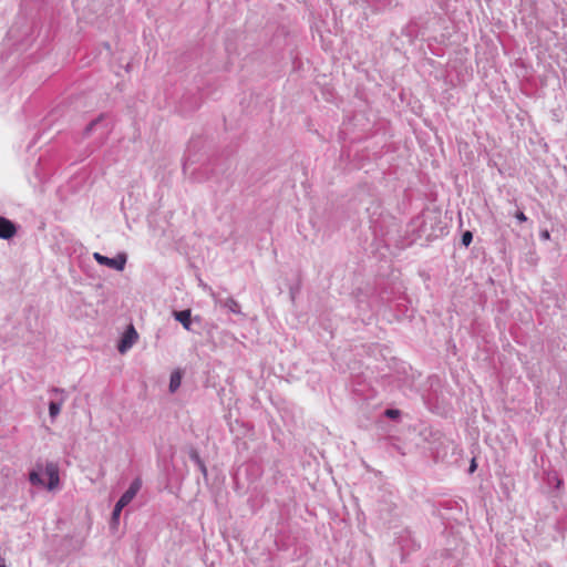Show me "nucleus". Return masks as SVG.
<instances>
[{
    "label": "nucleus",
    "instance_id": "7ed1b4c3",
    "mask_svg": "<svg viewBox=\"0 0 567 567\" xmlns=\"http://www.w3.org/2000/svg\"><path fill=\"white\" fill-rule=\"evenodd\" d=\"M138 334L135 328L132 324L128 326L120 341L118 351L125 353L136 342Z\"/></svg>",
    "mask_w": 567,
    "mask_h": 567
},
{
    "label": "nucleus",
    "instance_id": "ddd939ff",
    "mask_svg": "<svg viewBox=\"0 0 567 567\" xmlns=\"http://www.w3.org/2000/svg\"><path fill=\"white\" fill-rule=\"evenodd\" d=\"M540 238H542L543 240H548V239L550 238L549 231H548V230H543V231L540 233Z\"/></svg>",
    "mask_w": 567,
    "mask_h": 567
},
{
    "label": "nucleus",
    "instance_id": "f8f14e48",
    "mask_svg": "<svg viewBox=\"0 0 567 567\" xmlns=\"http://www.w3.org/2000/svg\"><path fill=\"white\" fill-rule=\"evenodd\" d=\"M515 218L519 221V223H525L527 220V217L526 215L523 213V212H517L515 214Z\"/></svg>",
    "mask_w": 567,
    "mask_h": 567
},
{
    "label": "nucleus",
    "instance_id": "20e7f679",
    "mask_svg": "<svg viewBox=\"0 0 567 567\" xmlns=\"http://www.w3.org/2000/svg\"><path fill=\"white\" fill-rule=\"evenodd\" d=\"M16 233L17 228L14 224L4 217H0V238L10 239L16 235Z\"/></svg>",
    "mask_w": 567,
    "mask_h": 567
},
{
    "label": "nucleus",
    "instance_id": "f03ea898",
    "mask_svg": "<svg viewBox=\"0 0 567 567\" xmlns=\"http://www.w3.org/2000/svg\"><path fill=\"white\" fill-rule=\"evenodd\" d=\"M94 259L100 264L116 270H123L126 264V256L124 254L117 255L115 258H109L99 252L94 254Z\"/></svg>",
    "mask_w": 567,
    "mask_h": 567
},
{
    "label": "nucleus",
    "instance_id": "423d86ee",
    "mask_svg": "<svg viewBox=\"0 0 567 567\" xmlns=\"http://www.w3.org/2000/svg\"><path fill=\"white\" fill-rule=\"evenodd\" d=\"M174 317L186 330H190V310L175 311Z\"/></svg>",
    "mask_w": 567,
    "mask_h": 567
},
{
    "label": "nucleus",
    "instance_id": "39448f33",
    "mask_svg": "<svg viewBox=\"0 0 567 567\" xmlns=\"http://www.w3.org/2000/svg\"><path fill=\"white\" fill-rule=\"evenodd\" d=\"M141 488V481L135 480L128 489L121 496V498L117 501L121 503V505L127 506L132 499L136 496L137 492Z\"/></svg>",
    "mask_w": 567,
    "mask_h": 567
},
{
    "label": "nucleus",
    "instance_id": "dca6fc26",
    "mask_svg": "<svg viewBox=\"0 0 567 567\" xmlns=\"http://www.w3.org/2000/svg\"><path fill=\"white\" fill-rule=\"evenodd\" d=\"M0 567H6V565H4V564H2V565H0Z\"/></svg>",
    "mask_w": 567,
    "mask_h": 567
},
{
    "label": "nucleus",
    "instance_id": "9b49d317",
    "mask_svg": "<svg viewBox=\"0 0 567 567\" xmlns=\"http://www.w3.org/2000/svg\"><path fill=\"white\" fill-rule=\"evenodd\" d=\"M385 415L390 419H396L400 415V411L394 409H388L385 411Z\"/></svg>",
    "mask_w": 567,
    "mask_h": 567
},
{
    "label": "nucleus",
    "instance_id": "6e6552de",
    "mask_svg": "<svg viewBox=\"0 0 567 567\" xmlns=\"http://www.w3.org/2000/svg\"><path fill=\"white\" fill-rule=\"evenodd\" d=\"M61 411V404L56 402H51L49 405V412L51 417H55Z\"/></svg>",
    "mask_w": 567,
    "mask_h": 567
},
{
    "label": "nucleus",
    "instance_id": "0eeeda50",
    "mask_svg": "<svg viewBox=\"0 0 567 567\" xmlns=\"http://www.w3.org/2000/svg\"><path fill=\"white\" fill-rule=\"evenodd\" d=\"M181 382H182V375H181L179 371L173 372L171 375V380H169V390L172 392H175L179 388Z\"/></svg>",
    "mask_w": 567,
    "mask_h": 567
},
{
    "label": "nucleus",
    "instance_id": "1a4fd4ad",
    "mask_svg": "<svg viewBox=\"0 0 567 567\" xmlns=\"http://www.w3.org/2000/svg\"><path fill=\"white\" fill-rule=\"evenodd\" d=\"M124 507H125V506H124V505H121V503H120V502H117V503H116V505H115V507H114V509H113V513H112V518H113L114 520H117V519H118V517H120V515H121V512H122V509H123Z\"/></svg>",
    "mask_w": 567,
    "mask_h": 567
},
{
    "label": "nucleus",
    "instance_id": "2eb2a0df",
    "mask_svg": "<svg viewBox=\"0 0 567 567\" xmlns=\"http://www.w3.org/2000/svg\"><path fill=\"white\" fill-rule=\"evenodd\" d=\"M476 467H477L476 461H475V458H473L471 461V465H470V470H468L470 473H473L476 470Z\"/></svg>",
    "mask_w": 567,
    "mask_h": 567
},
{
    "label": "nucleus",
    "instance_id": "9d476101",
    "mask_svg": "<svg viewBox=\"0 0 567 567\" xmlns=\"http://www.w3.org/2000/svg\"><path fill=\"white\" fill-rule=\"evenodd\" d=\"M472 240H473V235H472V233H471V231H468V230H467V231H465V233L462 235V244H463L464 246H466V247H467V246L472 243Z\"/></svg>",
    "mask_w": 567,
    "mask_h": 567
},
{
    "label": "nucleus",
    "instance_id": "f257e3e1",
    "mask_svg": "<svg viewBox=\"0 0 567 567\" xmlns=\"http://www.w3.org/2000/svg\"><path fill=\"white\" fill-rule=\"evenodd\" d=\"M42 472L48 476V488L50 491L56 488L60 483L58 465L52 462L47 463L44 466L38 463L29 474V480L33 485H44V481L41 478Z\"/></svg>",
    "mask_w": 567,
    "mask_h": 567
},
{
    "label": "nucleus",
    "instance_id": "4468645a",
    "mask_svg": "<svg viewBox=\"0 0 567 567\" xmlns=\"http://www.w3.org/2000/svg\"><path fill=\"white\" fill-rule=\"evenodd\" d=\"M193 457L199 463L203 472H206V467H205L204 463L199 460L198 455L196 453H194Z\"/></svg>",
    "mask_w": 567,
    "mask_h": 567
}]
</instances>
